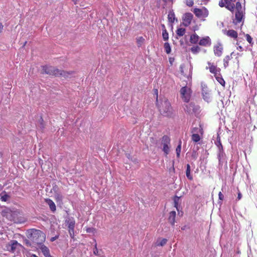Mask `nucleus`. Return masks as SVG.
<instances>
[{
    "label": "nucleus",
    "instance_id": "nucleus-33",
    "mask_svg": "<svg viewBox=\"0 0 257 257\" xmlns=\"http://www.w3.org/2000/svg\"><path fill=\"white\" fill-rule=\"evenodd\" d=\"M191 52L194 54H196L200 51V48L199 46H193L191 48Z\"/></svg>",
    "mask_w": 257,
    "mask_h": 257
},
{
    "label": "nucleus",
    "instance_id": "nucleus-1",
    "mask_svg": "<svg viewBox=\"0 0 257 257\" xmlns=\"http://www.w3.org/2000/svg\"><path fill=\"white\" fill-rule=\"evenodd\" d=\"M42 73L55 77L68 78L73 77L75 74V72L74 71H66L52 66L45 65L42 66Z\"/></svg>",
    "mask_w": 257,
    "mask_h": 257
},
{
    "label": "nucleus",
    "instance_id": "nucleus-10",
    "mask_svg": "<svg viewBox=\"0 0 257 257\" xmlns=\"http://www.w3.org/2000/svg\"><path fill=\"white\" fill-rule=\"evenodd\" d=\"M40 248L45 257H52L50 253L49 249L44 244L40 246Z\"/></svg>",
    "mask_w": 257,
    "mask_h": 257
},
{
    "label": "nucleus",
    "instance_id": "nucleus-56",
    "mask_svg": "<svg viewBox=\"0 0 257 257\" xmlns=\"http://www.w3.org/2000/svg\"><path fill=\"white\" fill-rule=\"evenodd\" d=\"M3 27H4V26L2 24V23H0V30L2 31L3 29Z\"/></svg>",
    "mask_w": 257,
    "mask_h": 257
},
{
    "label": "nucleus",
    "instance_id": "nucleus-29",
    "mask_svg": "<svg viewBox=\"0 0 257 257\" xmlns=\"http://www.w3.org/2000/svg\"><path fill=\"white\" fill-rule=\"evenodd\" d=\"M200 137L198 134H193L192 135V140L193 142L197 143V142H198L200 141Z\"/></svg>",
    "mask_w": 257,
    "mask_h": 257
},
{
    "label": "nucleus",
    "instance_id": "nucleus-20",
    "mask_svg": "<svg viewBox=\"0 0 257 257\" xmlns=\"http://www.w3.org/2000/svg\"><path fill=\"white\" fill-rule=\"evenodd\" d=\"M226 34L231 38H236L237 37V33L233 30H229L226 32Z\"/></svg>",
    "mask_w": 257,
    "mask_h": 257
},
{
    "label": "nucleus",
    "instance_id": "nucleus-22",
    "mask_svg": "<svg viewBox=\"0 0 257 257\" xmlns=\"http://www.w3.org/2000/svg\"><path fill=\"white\" fill-rule=\"evenodd\" d=\"M168 18L169 22L173 23L174 22L175 20H176L175 15L173 11H170L169 12V14L168 15Z\"/></svg>",
    "mask_w": 257,
    "mask_h": 257
},
{
    "label": "nucleus",
    "instance_id": "nucleus-44",
    "mask_svg": "<svg viewBox=\"0 0 257 257\" xmlns=\"http://www.w3.org/2000/svg\"><path fill=\"white\" fill-rule=\"evenodd\" d=\"M93 253L95 255H98V250L96 247V243H95V247L93 249Z\"/></svg>",
    "mask_w": 257,
    "mask_h": 257
},
{
    "label": "nucleus",
    "instance_id": "nucleus-7",
    "mask_svg": "<svg viewBox=\"0 0 257 257\" xmlns=\"http://www.w3.org/2000/svg\"><path fill=\"white\" fill-rule=\"evenodd\" d=\"M190 89L188 88L187 86L182 87L180 89V94L184 101L188 102L190 98V95L189 91Z\"/></svg>",
    "mask_w": 257,
    "mask_h": 257
},
{
    "label": "nucleus",
    "instance_id": "nucleus-21",
    "mask_svg": "<svg viewBox=\"0 0 257 257\" xmlns=\"http://www.w3.org/2000/svg\"><path fill=\"white\" fill-rule=\"evenodd\" d=\"M37 125L42 130H43L45 128V124L42 116H41L39 119Z\"/></svg>",
    "mask_w": 257,
    "mask_h": 257
},
{
    "label": "nucleus",
    "instance_id": "nucleus-25",
    "mask_svg": "<svg viewBox=\"0 0 257 257\" xmlns=\"http://www.w3.org/2000/svg\"><path fill=\"white\" fill-rule=\"evenodd\" d=\"M186 177H187V178L188 179H189L190 180H192L193 179V177L190 174V171H191V168H190V166L189 164H187L186 165Z\"/></svg>",
    "mask_w": 257,
    "mask_h": 257
},
{
    "label": "nucleus",
    "instance_id": "nucleus-18",
    "mask_svg": "<svg viewBox=\"0 0 257 257\" xmlns=\"http://www.w3.org/2000/svg\"><path fill=\"white\" fill-rule=\"evenodd\" d=\"M65 223L68 224L69 229H74L75 222L73 218L66 219Z\"/></svg>",
    "mask_w": 257,
    "mask_h": 257
},
{
    "label": "nucleus",
    "instance_id": "nucleus-12",
    "mask_svg": "<svg viewBox=\"0 0 257 257\" xmlns=\"http://www.w3.org/2000/svg\"><path fill=\"white\" fill-rule=\"evenodd\" d=\"M9 246L11 247L10 250L14 252L18 246H21L22 245L17 240H13L11 241Z\"/></svg>",
    "mask_w": 257,
    "mask_h": 257
},
{
    "label": "nucleus",
    "instance_id": "nucleus-8",
    "mask_svg": "<svg viewBox=\"0 0 257 257\" xmlns=\"http://www.w3.org/2000/svg\"><path fill=\"white\" fill-rule=\"evenodd\" d=\"M193 17V16L191 13H186L183 17V21H184L183 25L185 27L188 26L191 24Z\"/></svg>",
    "mask_w": 257,
    "mask_h": 257
},
{
    "label": "nucleus",
    "instance_id": "nucleus-48",
    "mask_svg": "<svg viewBox=\"0 0 257 257\" xmlns=\"http://www.w3.org/2000/svg\"><path fill=\"white\" fill-rule=\"evenodd\" d=\"M224 1L225 2V6H228V5H230L233 4L229 0H224Z\"/></svg>",
    "mask_w": 257,
    "mask_h": 257
},
{
    "label": "nucleus",
    "instance_id": "nucleus-38",
    "mask_svg": "<svg viewBox=\"0 0 257 257\" xmlns=\"http://www.w3.org/2000/svg\"><path fill=\"white\" fill-rule=\"evenodd\" d=\"M191 157L194 160H196L197 159L198 157V153L197 152V151L194 150H193L192 152Z\"/></svg>",
    "mask_w": 257,
    "mask_h": 257
},
{
    "label": "nucleus",
    "instance_id": "nucleus-31",
    "mask_svg": "<svg viewBox=\"0 0 257 257\" xmlns=\"http://www.w3.org/2000/svg\"><path fill=\"white\" fill-rule=\"evenodd\" d=\"M215 78H216V79L217 80V81L222 86H225V81L224 80V79L222 78V77H220L219 76H217L216 75L215 76Z\"/></svg>",
    "mask_w": 257,
    "mask_h": 257
},
{
    "label": "nucleus",
    "instance_id": "nucleus-19",
    "mask_svg": "<svg viewBox=\"0 0 257 257\" xmlns=\"http://www.w3.org/2000/svg\"><path fill=\"white\" fill-rule=\"evenodd\" d=\"M202 94L204 100L207 102H209L211 101V97L210 94L208 92H205L204 88H202Z\"/></svg>",
    "mask_w": 257,
    "mask_h": 257
},
{
    "label": "nucleus",
    "instance_id": "nucleus-26",
    "mask_svg": "<svg viewBox=\"0 0 257 257\" xmlns=\"http://www.w3.org/2000/svg\"><path fill=\"white\" fill-rule=\"evenodd\" d=\"M181 144H182V142H181V140H180L178 145L177 146V147L176 149V155H177V157L178 158H179L180 156V153H181Z\"/></svg>",
    "mask_w": 257,
    "mask_h": 257
},
{
    "label": "nucleus",
    "instance_id": "nucleus-57",
    "mask_svg": "<svg viewBox=\"0 0 257 257\" xmlns=\"http://www.w3.org/2000/svg\"><path fill=\"white\" fill-rule=\"evenodd\" d=\"M161 27H162L163 30V29H166L165 26V25L164 24H162L161 25Z\"/></svg>",
    "mask_w": 257,
    "mask_h": 257
},
{
    "label": "nucleus",
    "instance_id": "nucleus-40",
    "mask_svg": "<svg viewBox=\"0 0 257 257\" xmlns=\"http://www.w3.org/2000/svg\"><path fill=\"white\" fill-rule=\"evenodd\" d=\"M86 231L87 233H93L94 232L95 229L92 227H88L86 228Z\"/></svg>",
    "mask_w": 257,
    "mask_h": 257
},
{
    "label": "nucleus",
    "instance_id": "nucleus-50",
    "mask_svg": "<svg viewBox=\"0 0 257 257\" xmlns=\"http://www.w3.org/2000/svg\"><path fill=\"white\" fill-rule=\"evenodd\" d=\"M180 72H181V73L182 75H184V70H183V65H180Z\"/></svg>",
    "mask_w": 257,
    "mask_h": 257
},
{
    "label": "nucleus",
    "instance_id": "nucleus-30",
    "mask_svg": "<svg viewBox=\"0 0 257 257\" xmlns=\"http://www.w3.org/2000/svg\"><path fill=\"white\" fill-rule=\"evenodd\" d=\"M3 193L4 194H3H3H2L1 198V200L3 201H5V202L8 201V200L10 198V195L6 194V192H4Z\"/></svg>",
    "mask_w": 257,
    "mask_h": 257
},
{
    "label": "nucleus",
    "instance_id": "nucleus-27",
    "mask_svg": "<svg viewBox=\"0 0 257 257\" xmlns=\"http://www.w3.org/2000/svg\"><path fill=\"white\" fill-rule=\"evenodd\" d=\"M165 51L168 54H170L171 52V48L169 43L166 42L164 46Z\"/></svg>",
    "mask_w": 257,
    "mask_h": 257
},
{
    "label": "nucleus",
    "instance_id": "nucleus-37",
    "mask_svg": "<svg viewBox=\"0 0 257 257\" xmlns=\"http://www.w3.org/2000/svg\"><path fill=\"white\" fill-rule=\"evenodd\" d=\"M167 242V239L166 238H163L161 240V241L160 242L157 243V245L163 246L166 244Z\"/></svg>",
    "mask_w": 257,
    "mask_h": 257
},
{
    "label": "nucleus",
    "instance_id": "nucleus-63",
    "mask_svg": "<svg viewBox=\"0 0 257 257\" xmlns=\"http://www.w3.org/2000/svg\"><path fill=\"white\" fill-rule=\"evenodd\" d=\"M2 31L0 30V33H2Z\"/></svg>",
    "mask_w": 257,
    "mask_h": 257
},
{
    "label": "nucleus",
    "instance_id": "nucleus-5",
    "mask_svg": "<svg viewBox=\"0 0 257 257\" xmlns=\"http://www.w3.org/2000/svg\"><path fill=\"white\" fill-rule=\"evenodd\" d=\"M184 110L189 114H195L196 115L200 112V106L195 105L194 103L191 102L185 105Z\"/></svg>",
    "mask_w": 257,
    "mask_h": 257
},
{
    "label": "nucleus",
    "instance_id": "nucleus-36",
    "mask_svg": "<svg viewBox=\"0 0 257 257\" xmlns=\"http://www.w3.org/2000/svg\"><path fill=\"white\" fill-rule=\"evenodd\" d=\"M144 40L145 39L142 37H140L137 38V42L139 47L143 43Z\"/></svg>",
    "mask_w": 257,
    "mask_h": 257
},
{
    "label": "nucleus",
    "instance_id": "nucleus-51",
    "mask_svg": "<svg viewBox=\"0 0 257 257\" xmlns=\"http://www.w3.org/2000/svg\"><path fill=\"white\" fill-rule=\"evenodd\" d=\"M58 237H59V235H56V236H55L54 237H52V238L50 239V240H51V241H55V240H56L57 238H58Z\"/></svg>",
    "mask_w": 257,
    "mask_h": 257
},
{
    "label": "nucleus",
    "instance_id": "nucleus-43",
    "mask_svg": "<svg viewBox=\"0 0 257 257\" xmlns=\"http://www.w3.org/2000/svg\"><path fill=\"white\" fill-rule=\"evenodd\" d=\"M219 6L222 8V7H225L226 8V6L225 5V2L224 0H221L219 2Z\"/></svg>",
    "mask_w": 257,
    "mask_h": 257
},
{
    "label": "nucleus",
    "instance_id": "nucleus-13",
    "mask_svg": "<svg viewBox=\"0 0 257 257\" xmlns=\"http://www.w3.org/2000/svg\"><path fill=\"white\" fill-rule=\"evenodd\" d=\"M46 203L49 205L50 210L53 212L56 211V208L54 202L50 199L47 198L45 199Z\"/></svg>",
    "mask_w": 257,
    "mask_h": 257
},
{
    "label": "nucleus",
    "instance_id": "nucleus-41",
    "mask_svg": "<svg viewBox=\"0 0 257 257\" xmlns=\"http://www.w3.org/2000/svg\"><path fill=\"white\" fill-rule=\"evenodd\" d=\"M194 4L193 0H186V5L189 7H192Z\"/></svg>",
    "mask_w": 257,
    "mask_h": 257
},
{
    "label": "nucleus",
    "instance_id": "nucleus-6",
    "mask_svg": "<svg viewBox=\"0 0 257 257\" xmlns=\"http://www.w3.org/2000/svg\"><path fill=\"white\" fill-rule=\"evenodd\" d=\"M162 144L163 145V151L166 155H167L170 152V139L166 135L164 136L162 138Z\"/></svg>",
    "mask_w": 257,
    "mask_h": 257
},
{
    "label": "nucleus",
    "instance_id": "nucleus-46",
    "mask_svg": "<svg viewBox=\"0 0 257 257\" xmlns=\"http://www.w3.org/2000/svg\"><path fill=\"white\" fill-rule=\"evenodd\" d=\"M218 196H219V200H223L224 196L221 192H219V193L218 194Z\"/></svg>",
    "mask_w": 257,
    "mask_h": 257
},
{
    "label": "nucleus",
    "instance_id": "nucleus-53",
    "mask_svg": "<svg viewBox=\"0 0 257 257\" xmlns=\"http://www.w3.org/2000/svg\"><path fill=\"white\" fill-rule=\"evenodd\" d=\"M241 197H242L241 193L240 192H239L237 194V199L240 200L241 198Z\"/></svg>",
    "mask_w": 257,
    "mask_h": 257
},
{
    "label": "nucleus",
    "instance_id": "nucleus-28",
    "mask_svg": "<svg viewBox=\"0 0 257 257\" xmlns=\"http://www.w3.org/2000/svg\"><path fill=\"white\" fill-rule=\"evenodd\" d=\"M186 30L184 28H178L176 31V34L178 36H183L185 33Z\"/></svg>",
    "mask_w": 257,
    "mask_h": 257
},
{
    "label": "nucleus",
    "instance_id": "nucleus-62",
    "mask_svg": "<svg viewBox=\"0 0 257 257\" xmlns=\"http://www.w3.org/2000/svg\"><path fill=\"white\" fill-rule=\"evenodd\" d=\"M156 99H157V101H158V95L157 96Z\"/></svg>",
    "mask_w": 257,
    "mask_h": 257
},
{
    "label": "nucleus",
    "instance_id": "nucleus-11",
    "mask_svg": "<svg viewBox=\"0 0 257 257\" xmlns=\"http://www.w3.org/2000/svg\"><path fill=\"white\" fill-rule=\"evenodd\" d=\"M208 64L210 65L209 67V71L211 73H213L214 74V76H215L217 75V72H219L220 71V69L219 68H217L216 66L213 65V64H211L210 62H208Z\"/></svg>",
    "mask_w": 257,
    "mask_h": 257
},
{
    "label": "nucleus",
    "instance_id": "nucleus-61",
    "mask_svg": "<svg viewBox=\"0 0 257 257\" xmlns=\"http://www.w3.org/2000/svg\"><path fill=\"white\" fill-rule=\"evenodd\" d=\"M231 3L235 2L236 0H229Z\"/></svg>",
    "mask_w": 257,
    "mask_h": 257
},
{
    "label": "nucleus",
    "instance_id": "nucleus-14",
    "mask_svg": "<svg viewBox=\"0 0 257 257\" xmlns=\"http://www.w3.org/2000/svg\"><path fill=\"white\" fill-rule=\"evenodd\" d=\"M176 213L175 211H171L169 213V216L168 218V221L172 225H174L175 222V218H176Z\"/></svg>",
    "mask_w": 257,
    "mask_h": 257
},
{
    "label": "nucleus",
    "instance_id": "nucleus-52",
    "mask_svg": "<svg viewBox=\"0 0 257 257\" xmlns=\"http://www.w3.org/2000/svg\"><path fill=\"white\" fill-rule=\"evenodd\" d=\"M220 144H221V142H220V138L218 137L217 140V143H216V145L217 147H218V146H220Z\"/></svg>",
    "mask_w": 257,
    "mask_h": 257
},
{
    "label": "nucleus",
    "instance_id": "nucleus-23",
    "mask_svg": "<svg viewBox=\"0 0 257 257\" xmlns=\"http://www.w3.org/2000/svg\"><path fill=\"white\" fill-rule=\"evenodd\" d=\"M199 37L196 34H193L190 37V42L193 44H196L198 42Z\"/></svg>",
    "mask_w": 257,
    "mask_h": 257
},
{
    "label": "nucleus",
    "instance_id": "nucleus-59",
    "mask_svg": "<svg viewBox=\"0 0 257 257\" xmlns=\"http://www.w3.org/2000/svg\"><path fill=\"white\" fill-rule=\"evenodd\" d=\"M238 49H239L241 51H242L243 50V48L241 46H239Z\"/></svg>",
    "mask_w": 257,
    "mask_h": 257
},
{
    "label": "nucleus",
    "instance_id": "nucleus-49",
    "mask_svg": "<svg viewBox=\"0 0 257 257\" xmlns=\"http://www.w3.org/2000/svg\"><path fill=\"white\" fill-rule=\"evenodd\" d=\"M218 148L219 152H223V146H222V144H220V146H218Z\"/></svg>",
    "mask_w": 257,
    "mask_h": 257
},
{
    "label": "nucleus",
    "instance_id": "nucleus-4",
    "mask_svg": "<svg viewBox=\"0 0 257 257\" xmlns=\"http://www.w3.org/2000/svg\"><path fill=\"white\" fill-rule=\"evenodd\" d=\"M236 12L235 14V20H233V23L234 25H237L241 22L243 17V11L240 2H237L235 6Z\"/></svg>",
    "mask_w": 257,
    "mask_h": 257
},
{
    "label": "nucleus",
    "instance_id": "nucleus-34",
    "mask_svg": "<svg viewBox=\"0 0 257 257\" xmlns=\"http://www.w3.org/2000/svg\"><path fill=\"white\" fill-rule=\"evenodd\" d=\"M179 199L180 197H178L177 196H175L174 198V207L176 208L177 210H178V205Z\"/></svg>",
    "mask_w": 257,
    "mask_h": 257
},
{
    "label": "nucleus",
    "instance_id": "nucleus-45",
    "mask_svg": "<svg viewBox=\"0 0 257 257\" xmlns=\"http://www.w3.org/2000/svg\"><path fill=\"white\" fill-rule=\"evenodd\" d=\"M25 242L27 246H32V244L30 242V240H28V239H25Z\"/></svg>",
    "mask_w": 257,
    "mask_h": 257
},
{
    "label": "nucleus",
    "instance_id": "nucleus-15",
    "mask_svg": "<svg viewBox=\"0 0 257 257\" xmlns=\"http://www.w3.org/2000/svg\"><path fill=\"white\" fill-rule=\"evenodd\" d=\"M193 13L198 18H201L202 17H206L208 15V14H203V12L201 9L195 8L194 9Z\"/></svg>",
    "mask_w": 257,
    "mask_h": 257
},
{
    "label": "nucleus",
    "instance_id": "nucleus-60",
    "mask_svg": "<svg viewBox=\"0 0 257 257\" xmlns=\"http://www.w3.org/2000/svg\"><path fill=\"white\" fill-rule=\"evenodd\" d=\"M181 45H182L183 44V42L181 40L180 41Z\"/></svg>",
    "mask_w": 257,
    "mask_h": 257
},
{
    "label": "nucleus",
    "instance_id": "nucleus-54",
    "mask_svg": "<svg viewBox=\"0 0 257 257\" xmlns=\"http://www.w3.org/2000/svg\"><path fill=\"white\" fill-rule=\"evenodd\" d=\"M151 140L152 143H154L155 144H157V140H155L154 138H151Z\"/></svg>",
    "mask_w": 257,
    "mask_h": 257
},
{
    "label": "nucleus",
    "instance_id": "nucleus-24",
    "mask_svg": "<svg viewBox=\"0 0 257 257\" xmlns=\"http://www.w3.org/2000/svg\"><path fill=\"white\" fill-rule=\"evenodd\" d=\"M233 54V52L231 53L230 54V55H227L223 59V65L224 67L225 68H226L228 66V61L230 60L231 58V55Z\"/></svg>",
    "mask_w": 257,
    "mask_h": 257
},
{
    "label": "nucleus",
    "instance_id": "nucleus-47",
    "mask_svg": "<svg viewBox=\"0 0 257 257\" xmlns=\"http://www.w3.org/2000/svg\"><path fill=\"white\" fill-rule=\"evenodd\" d=\"M224 154V153L223 152H219L218 155V158L219 160L221 157H223Z\"/></svg>",
    "mask_w": 257,
    "mask_h": 257
},
{
    "label": "nucleus",
    "instance_id": "nucleus-16",
    "mask_svg": "<svg viewBox=\"0 0 257 257\" xmlns=\"http://www.w3.org/2000/svg\"><path fill=\"white\" fill-rule=\"evenodd\" d=\"M199 44L200 45L203 46H206L207 45H210L211 44L210 39L209 37L203 38L200 40Z\"/></svg>",
    "mask_w": 257,
    "mask_h": 257
},
{
    "label": "nucleus",
    "instance_id": "nucleus-17",
    "mask_svg": "<svg viewBox=\"0 0 257 257\" xmlns=\"http://www.w3.org/2000/svg\"><path fill=\"white\" fill-rule=\"evenodd\" d=\"M1 215L3 217H5L10 220H11L12 218V213L9 209H5L2 210L1 212Z\"/></svg>",
    "mask_w": 257,
    "mask_h": 257
},
{
    "label": "nucleus",
    "instance_id": "nucleus-58",
    "mask_svg": "<svg viewBox=\"0 0 257 257\" xmlns=\"http://www.w3.org/2000/svg\"><path fill=\"white\" fill-rule=\"evenodd\" d=\"M30 257H38L36 255L34 254H33L31 255Z\"/></svg>",
    "mask_w": 257,
    "mask_h": 257
},
{
    "label": "nucleus",
    "instance_id": "nucleus-55",
    "mask_svg": "<svg viewBox=\"0 0 257 257\" xmlns=\"http://www.w3.org/2000/svg\"><path fill=\"white\" fill-rule=\"evenodd\" d=\"M198 128L197 127H194L193 128V130H192V133H197V130H198Z\"/></svg>",
    "mask_w": 257,
    "mask_h": 257
},
{
    "label": "nucleus",
    "instance_id": "nucleus-32",
    "mask_svg": "<svg viewBox=\"0 0 257 257\" xmlns=\"http://www.w3.org/2000/svg\"><path fill=\"white\" fill-rule=\"evenodd\" d=\"M162 36L163 40L164 41H168L169 39V34L167 32L166 29H163V32L162 33Z\"/></svg>",
    "mask_w": 257,
    "mask_h": 257
},
{
    "label": "nucleus",
    "instance_id": "nucleus-39",
    "mask_svg": "<svg viewBox=\"0 0 257 257\" xmlns=\"http://www.w3.org/2000/svg\"><path fill=\"white\" fill-rule=\"evenodd\" d=\"M245 37H246V40L247 41V42L249 44L252 45L253 44V42H252V39L251 37V36L249 34H247L245 35Z\"/></svg>",
    "mask_w": 257,
    "mask_h": 257
},
{
    "label": "nucleus",
    "instance_id": "nucleus-3",
    "mask_svg": "<svg viewBox=\"0 0 257 257\" xmlns=\"http://www.w3.org/2000/svg\"><path fill=\"white\" fill-rule=\"evenodd\" d=\"M159 111L162 115L168 117H173L174 112L170 102L166 98L161 99V103L158 104Z\"/></svg>",
    "mask_w": 257,
    "mask_h": 257
},
{
    "label": "nucleus",
    "instance_id": "nucleus-35",
    "mask_svg": "<svg viewBox=\"0 0 257 257\" xmlns=\"http://www.w3.org/2000/svg\"><path fill=\"white\" fill-rule=\"evenodd\" d=\"M226 8L230 12H231L232 13H233L235 8L234 4H232L230 5H228V6H226Z\"/></svg>",
    "mask_w": 257,
    "mask_h": 257
},
{
    "label": "nucleus",
    "instance_id": "nucleus-42",
    "mask_svg": "<svg viewBox=\"0 0 257 257\" xmlns=\"http://www.w3.org/2000/svg\"><path fill=\"white\" fill-rule=\"evenodd\" d=\"M69 233L70 237L73 238L74 236V229H69Z\"/></svg>",
    "mask_w": 257,
    "mask_h": 257
},
{
    "label": "nucleus",
    "instance_id": "nucleus-2",
    "mask_svg": "<svg viewBox=\"0 0 257 257\" xmlns=\"http://www.w3.org/2000/svg\"><path fill=\"white\" fill-rule=\"evenodd\" d=\"M27 237L33 243L40 246L43 244L46 239L45 234L42 231L35 229H32Z\"/></svg>",
    "mask_w": 257,
    "mask_h": 257
},
{
    "label": "nucleus",
    "instance_id": "nucleus-9",
    "mask_svg": "<svg viewBox=\"0 0 257 257\" xmlns=\"http://www.w3.org/2000/svg\"><path fill=\"white\" fill-rule=\"evenodd\" d=\"M223 48L221 43H218V45L214 47V52L215 55L220 57L222 53Z\"/></svg>",
    "mask_w": 257,
    "mask_h": 257
}]
</instances>
